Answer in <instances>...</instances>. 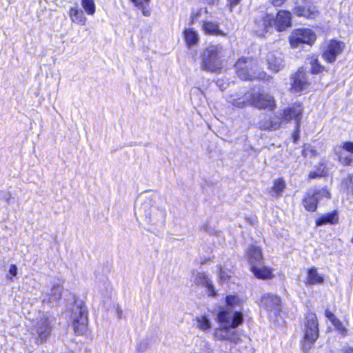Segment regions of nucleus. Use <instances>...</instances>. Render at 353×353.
<instances>
[{"instance_id": "nucleus-8", "label": "nucleus", "mask_w": 353, "mask_h": 353, "mask_svg": "<svg viewBox=\"0 0 353 353\" xmlns=\"http://www.w3.org/2000/svg\"><path fill=\"white\" fill-rule=\"evenodd\" d=\"M51 330V321L46 314L41 313L31 328V334L37 336V343H42L50 336Z\"/></svg>"}, {"instance_id": "nucleus-44", "label": "nucleus", "mask_w": 353, "mask_h": 353, "mask_svg": "<svg viewBox=\"0 0 353 353\" xmlns=\"http://www.w3.org/2000/svg\"><path fill=\"white\" fill-rule=\"evenodd\" d=\"M137 7H143L144 4H148L150 0H132Z\"/></svg>"}, {"instance_id": "nucleus-15", "label": "nucleus", "mask_w": 353, "mask_h": 353, "mask_svg": "<svg viewBox=\"0 0 353 353\" xmlns=\"http://www.w3.org/2000/svg\"><path fill=\"white\" fill-rule=\"evenodd\" d=\"M268 69L274 72H278L284 68L283 54L279 51L270 52L266 59Z\"/></svg>"}, {"instance_id": "nucleus-1", "label": "nucleus", "mask_w": 353, "mask_h": 353, "mask_svg": "<svg viewBox=\"0 0 353 353\" xmlns=\"http://www.w3.org/2000/svg\"><path fill=\"white\" fill-rule=\"evenodd\" d=\"M227 101L234 107L243 108L252 105L256 109L273 110L276 104L274 97L265 92H247L245 93H234L227 97Z\"/></svg>"}, {"instance_id": "nucleus-47", "label": "nucleus", "mask_w": 353, "mask_h": 353, "mask_svg": "<svg viewBox=\"0 0 353 353\" xmlns=\"http://www.w3.org/2000/svg\"><path fill=\"white\" fill-rule=\"evenodd\" d=\"M201 15V10H198L196 12H193L192 14V21L191 23H194V20L198 19Z\"/></svg>"}, {"instance_id": "nucleus-51", "label": "nucleus", "mask_w": 353, "mask_h": 353, "mask_svg": "<svg viewBox=\"0 0 353 353\" xmlns=\"http://www.w3.org/2000/svg\"><path fill=\"white\" fill-rule=\"evenodd\" d=\"M285 0H272V3L275 6H280Z\"/></svg>"}, {"instance_id": "nucleus-4", "label": "nucleus", "mask_w": 353, "mask_h": 353, "mask_svg": "<svg viewBox=\"0 0 353 353\" xmlns=\"http://www.w3.org/2000/svg\"><path fill=\"white\" fill-rule=\"evenodd\" d=\"M223 52L222 46H210L203 54L201 68L211 72L219 71L221 68Z\"/></svg>"}, {"instance_id": "nucleus-34", "label": "nucleus", "mask_w": 353, "mask_h": 353, "mask_svg": "<svg viewBox=\"0 0 353 353\" xmlns=\"http://www.w3.org/2000/svg\"><path fill=\"white\" fill-rule=\"evenodd\" d=\"M219 277L221 281L225 282L227 281L228 279H229L232 274V272L230 270H228L225 268H223L221 266H219Z\"/></svg>"}, {"instance_id": "nucleus-54", "label": "nucleus", "mask_w": 353, "mask_h": 353, "mask_svg": "<svg viewBox=\"0 0 353 353\" xmlns=\"http://www.w3.org/2000/svg\"><path fill=\"white\" fill-rule=\"evenodd\" d=\"M8 279L11 280L12 281H13L12 277H8Z\"/></svg>"}, {"instance_id": "nucleus-13", "label": "nucleus", "mask_w": 353, "mask_h": 353, "mask_svg": "<svg viewBox=\"0 0 353 353\" xmlns=\"http://www.w3.org/2000/svg\"><path fill=\"white\" fill-rule=\"evenodd\" d=\"M273 22V16L268 14H261L254 21V31L260 37H264L268 32Z\"/></svg>"}, {"instance_id": "nucleus-39", "label": "nucleus", "mask_w": 353, "mask_h": 353, "mask_svg": "<svg viewBox=\"0 0 353 353\" xmlns=\"http://www.w3.org/2000/svg\"><path fill=\"white\" fill-rule=\"evenodd\" d=\"M311 153L313 155H316V151L313 149V148L308 144H305L303 146V149L302 151V154L305 157H307L309 155V154Z\"/></svg>"}, {"instance_id": "nucleus-53", "label": "nucleus", "mask_w": 353, "mask_h": 353, "mask_svg": "<svg viewBox=\"0 0 353 353\" xmlns=\"http://www.w3.org/2000/svg\"><path fill=\"white\" fill-rule=\"evenodd\" d=\"M344 353H353V348H352V347L347 348L345 350Z\"/></svg>"}, {"instance_id": "nucleus-14", "label": "nucleus", "mask_w": 353, "mask_h": 353, "mask_svg": "<svg viewBox=\"0 0 353 353\" xmlns=\"http://www.w3.org/2000/svg\"><path fill=\"white\" fill-rule=\"evenodd\" d=\"M303 111V108L301 103H294L292 106L283 110V119H284V121L288 122L294 119L296 124V130L298 131L300 127Z\"/></svg>"}, {"instance_id": "nucleus-16", "label": "nucleus", "mask_w": 353, "mask_h": 353, "mask_svg": "<svg viewBox=\"0 0 353 353\" xmlns=\"http://www.w3.org/2000/svg\"><path fill=\"white\" fill-rule=\"evenodd\" d=\"M276 30L279 32L285 30L291 26V13L285 10H280L274 19L273 22Z\"/></svg>"}, {"instance_id": "nucleus-6", "label": "nucleus", "mask_w": 353, "mask_h": 353, "mask_svg": "<svg viewBox=\"0 0 353 353\" xmlns=\"http://www.w3.org/2000/svg\"><path fill=\"white\" fill-rule=\"evenodd\" d=\"M71 319L74 332L79 335L85 334L88 326V310L82 301H75Z\"/></svg>"}, {"instance_id": "nucleus-26", "label": "nucleus", "mask_w": 353, "mask_h": 353, "mask_svg": "<svg viewBox=\"0 0 353 353\" xmlns=\"http://www.w3.org/2000/svg\"><path fill=\"white\" fill-rule=\"evenodd\" d=\"M324 281V278L322 275L318 273L314 268H312L308 270L306 284H322Z\"/></svg>"}, {"instance_id": "nucleus-23", "label": "nucleus", "mask_w": 353, "mask_h": 353, "mask_svg": "<svg viewBox=\"0 0 353 353\" xmlns=\"http://www.w3.org/2000/svg\"><path fill=\"white\" fill-rule=\"evenodd\" d=\"M185 41L188 48L196 46L199 41V33L192 28H186L183 31Z\"/></svg>"}, {"instance_id": "nucleus-30", "label": "nucleus", "mask_w": 353, "mask_h": 353, "mask_svg": "<svg viewBox=\"0 0 353 353\" xmlns=\"http://www.w3.org/2000/svg\"><path fill=\"white\" fill-rule=\"evenodd\" d=\"M81 6L87 14H94L96 12V6L94 0H81Z\"/></svg>"}, {"instance_id": "nucleus-42", "label": "nucleus", "mask_w": 353, "mask_h": 353, "mask_svg": "<svg viewBox=\"0 0 353 353\" xmlns=\"http://www.w3.org/2000/svg\"><path fill=\"white\" fill-rule=\"evenodd\" d=\"M149 344L146 341H142L137 344V350L139 352H144L148 348Z\"/></svg>"}, {"instance_id": "nucleus-27", "label": "nucleus", "mask_w": 353, "mask_h": 353, "mask_svg": "<svg viewBox=\"0 0 353 353\" xmlns=\"http://www.w3.org/2000/svg\"><path fill=\"white\" fill-rule=\"evenodd\" d=\"M202 30L206 34L224 35L223 32L219 29V24L215 22L203 21Z\"/></svg>"}, {"instance_id": "nucleus-40", "label": "nucleus", "mask_w": 353, "mask_h": 353, "mask_svg": "<svg viewBox=\"0 0 353 353\" xmlns=\"http://www.w3.org/2000/svg\"><path fill=\"white\" fill-rule=\"evenodd\" d=\"M0 199L9 204L12 199V196L11 192L9 191L1 192L0 193Z\"/></svg>"}, {"instance_id": "nucleus-36", "label": "nucleus", "mask_w": 353, "mask_h": 353, "mask_svg": "<svg viewBox=\"0 0 353 353\" xmlns=\"http://www.w3.org/2000/svg\"><path fill=\"white\" fill-rule=\"evenodd\" d=\"M335 153L339 155V161L343 165H351L353 163V157L351 155H348L347 157H343L342 155L339 154V152L337 151L336 149L334 150Z\"/></svg>"}, {"instance_id": "nucleus-24", "label": "nucleus", "mask_w": 353, "mask_h": 353, "mask_svg": "<svg viewBox=\"0 0 353 353\" xmlns=\"http://www.w3.org/2000/svg\"><path fill=\"white\" fill-rule=\"evenodd\" d=\"M338 213L336 210L321 216L316 220V225H323L325 224H335L338 222Z\"/></svg>"}, {"instance_id": "nucleus-35", "label": "nucleus", "mask_w": 353, "mask_h": 353, "mask_svg": "<svg viewBox=\"0 0 353 353\" xmlns=\"http://www.w3.org/2000/svg\"><path fill=\"white\" fill-rule=\"evenodd\" d=\"M332 323L343 336H346L347 330L338 318L334 320Z\"/></svg>"}, {"instance_id": "nucleus-25", "label": "nucleus", "mask_w": 353, "mask_h": 353, "mask_svg": "<svg viewBox=\"0 0 353 353\" xmlns=\"http://www.w3.org/2000/svg\"><path fill=\"white\" fill-rule=\"evenodd\" d=\"M251 271L259 279H268L273 276L272 270L265 266L258 267L253 265L251 268Z\"/></svg>"}, {"instance_id": "nucleus-10", "label": "nucleus", "mask_w": 353, "mask_h": 353, "mask_svg": "<svg viewBox=\"0 0 353 353\" xmlns=\"http://www.w3.org/2000/svg\"><path fill=\"white\" fill-rule=\"evenodd\" d=\"M316 36L310 29L302 28L294 30L290 36V43L292 48H298L301 44L312 45L316 41Z\"/></svg>"}, {"instance_id": "nucleus-52", "label": "nucleus", "mask_w": 353, "mask_h": 353, "mask_svg": "<svg viewBox=\"0 0 353 353\" xmlns=\"http://www.w3.org/2000/svg\"><path fill=\"white\" fill-rule=\"evenodd\" d=\"M299 132V130L298 131L296 130L295 132L293 134V137H294L295 141L298 139V132Z\"/></svg>"}, {"instance_id": "nucleus-49", "label": "nucleus", "mask_w": 353, "mask_h": 353, "mask_svg": "<svg viewBox=\"0 0 353 353\" xmlns=\"http://www.w3.org/2000/svg\"><path fill=\"white\" fill-rule=\"evenodd\" d=\"M146 4L143 5V7H139L140 9H142L143 14L145 17H148L150 15V11L145 9V6Z\"/></svg>"}, {"instance_id": "nucleus-3", "label": "nucleus", "mask_w": 353, "mask_h": 353, "mask_svg": "<svg viewBox=\"0 0 353 353\" xmlns=\"http://www.w3.org/2000/svg\"><path fill=\"white\" fill-rule=\"evenodd\" d=\"M303 339L301 347L304 352H307L319 337V323L316 316L314 313H309L305 317L303 328Z\"/></svg>"}, {"instance_id": "nucleus-45", "label": "nucleus", "mask_w": 353, "mask_h": 353, "mask_svg": "<svg viewBox=\"0 0 353 353\" xmlns=\"http://www.w3.org/2000/svg\"><path fill=\"white\" fill-rule=\"evenodd\" d=\"M325 316L332 323L337 317L329 310H326L325 312Z\"/></svg>"}, {"instance_id": "nucleus-43", "label": "nucleus", "mask_w": 353, "mask_h": 353, "mask_svg": "<svg viewBox=\"0 0 353 353\" xmlns=\"http://www.w3.org/2000/svg\"><path fill=\"white\" fill-rule=\"evenodd\" d=\"M18 273V269L16 265H11L9 268V274L12 276H16Z\"/></svg>"}, {"instance_id": "nucleus-32", "label": "nucleus", "mask_w": 353, "mask_h": 353, "mask_svg": "<svg viewBox=\"0 0 353 353\" xmlns=\"http://www.w3.org/2000/svg\"><path fill=\"white\" fill-rule=\"evenodd\" d=\"M271 127L272 130H275L279 129L283 124L288 123V121H284L283 119V114L280 116L274 115L270 119Z\"/></svg>"}, {"instance_id": "nucleus-29", "label": "nucleus", "mask_w": 353, "mask_h": 353, "mask_svg": "<svg viewBox=\"0 0 353 353\" xmlns=\"http://www.w3.org/2000/svg\"><path fill=\"white\" fill-rule=\"evenodd\" d=\"M196 327L200 330L206 332L211 327V322L206 315L198 316L196 318Z\"/></svg>"}, {"instance_id": "nucleus-7", "label": "nucleus", "mask_w": 353, "mask_h": 353, "mask_svg": "<svg viewBox=\"0 0 353 353\" xmlns=\"http://www.w3.org/2000/svg\"><path fill=\"white\" fill-rule=\"evenodd\" d=\"M145 219L153 225L163 224L166 218V210L163 206L152 205L150 202H145L142 206Z\"/></svg>"}, {"instance_id": "nucleus-20", "label": "nucleus", "mask_w": 353, "mask_h": 353, "mask_svg": "<svg viewBox=\"0 0 353 353\" xmlns=\"http://www.w3.org/2000/svg\"><path fill=\"white\" fill-rule=\"evenodd\" d=\"M68 15L72 23L81 26L86 24L87 18L83 11L77 6L70 8Z\"/></svg>"}, {"instance_id": "nucleus-19", "label": "nucleus", "mask_w": 353, "mask_h": 353, "mask_svg": "<svg viewBox=\"0 0 353 353\" xmlns=\"http://www.w3.org/2000/svg\"><path fill=\"white\" fill-rule=\"evenodd\" d=\"M307 86V80L306 78V74L302 70L298 71L293 77L292 90L294 92L299 93L306 89Z\"/></svg>"}, {"instance_id": "nucleus-22", "label": "nucleus", "mask_w": 353, "mask_h": 353, "mask_svg": "<svg viewBox=\"0 0 353 353\" xmlns=\"http://www.w3.org/2000/svg\"><path fill=\"white\" fill-rule=\"evenodd\" d=\"M247 254L251 267L253 265L257 266L261 264L263 256L261 250L259 247L252 245L249 248Z\"/></svg>"}, {"instance_id": "nucleus-5", "label": "nucleus", "mask_w": 353, "mask_h": 353, "mask_svg": "<svg viewBox=\"0 0 353 353\" xmlns=\"http://www.w3.org/2000/svg\"><path fill=\"white\" fill-rule=\"evenodd\" d=\"M237 76L242 80L265 79L264 72H256L258 68L255 61L250 58H240L234 65Z\"/></svg>"}, {"instance_id": "nucleus-48", "label": "nucleus", "mask_w": 353, "mask_h": 353, "mask_svg": "<svg viewBox=\"0 0 353 353\" xmlns=\"http://www.w3.org/2000/svg\"><path fill=\"white\" fill-rule=\"evenodd\" d=\"M116 314L119 319H121L122 317V314H123L122 310H121V307L119 305L117 306V307H116Z\"/></svg>"}, {"instance_id": "nucleus-55", "label": "nucleus", "mask_w": 353, "mask_h": 353, "mask_svg": "<svg viewBox=\"0 0 353 353\" xmlns=\"http://www.w3.org/2000/svg\"><path fill=\"white\" fill-rule=\"evenodd\" d=\"M215 1H216V0H213V1H212V2L214 3Z\"/></svg>"}, {"instance_id": "nucleus-31", "label": "nucleus", "mask_w": 353, "mask_h": 353, "mask_svg": "<svg viewBox=\"0 0 353 353\" xmlns=\"http://www.w3.org/2000/svg\"><path fill=\"white\" fill-rule=\"evenodd\" d=\"M285 188V183L282 179L275 180L272 187V192L274 196H281V193Z\"/></svg>"}, {"instance_id": "nucleus-46", "label": "nucleus", "mask_w": 353, "mask_h": 353, "mask_svg": "<svg viewBox=\"0 0 353 353\" xmlns=\"http://www.w3.org/2000/svg\"><path fill=\"white\" fill-rule=\"evenodd\" d=\"M241 0H228V6H230V11L232 10V9L237 6Z\"/></svg>"}, {"instance_id": "nucleus-9", "label": "nucleus", "mask_w": 353, "mask_h": 353, "mask_svg": "<svg viewBox=\"0 0 353 353\" xmlns=\"http://www.w3.org/2000/svg\"><path fill=\"white\" fill-rule=\"evenodd\" d=\"M261 303L267 311L269 318L276 321V318L280 314L281 309V299L276 295L265 293L261 298Z\"/></svg>"}, {"instance_id": "nucleus-33", "label": "nucleus", "mask_w": 353, "mask_h": 353, "mask_svg": "<svg viewBox=\"0 0 353 353\" xmlns=\"http://www.w3.org/2000/svg\"><path fill=\"white\" fill-rule=\"evenodd\" d=\"M311 71L313 74H319L324 70V67L321 65L315 57L310 58Z\"/></svg>"}, {"instance_id": "nucleus-18", "label": "nucleus", "mask_w": 353, "mask_h": 353, "mask_svg": "<svg viewBox=\"0 0 353 353\" xmlns=\"http://www.w3.org/2000/svg\"><path fill=\"white\" fill-rule=\"evenodd\" d=\"M294 13L298 17L314 19L319 14V10L314 5L298 6L294 9Z\"/></svg>"}, {"instance_id": "nucleus-41", "label": "nucleus", "mask_w": 353, "mask_h": 353, "mask_svg": "<svg viewBox=\"0 0 353 353\" xmlns=\"http://www.w3.org/2000/svg\"><path fill=\"white\" fill-rule=\"evenodd\" d=\"M341 148L345 150L348 152L353 153V142L351 141H345L343 142L341 145Z\"/></svg>"}, {"instance_id": "nucleus-50", "label": "nucleus", "mask_w": 353, "mask_h": 353, "mask_svg": "<svg viewBox=\"0 0 353 353\" xmlns=\"http://www.w3.org/2000/svg\"><path fill=\"white\" fill-rule=\"evenodd\" d=\"M321 176H322L321 173H316L314 172H311L309 175L310 178H311V179H314V178Z\"/></svg>"}, {"instance_id": "nucleus-37", "label": "nucleus", "mask_w": 353, "mask_h": 353, "mask_svg": "<svg viewBox=\"0 0 353 353\" xmlns=\"http://www.w3.org/2000/svg\"><path fill=\"white\" fill-rule=\"evenodd\" d=\"M347 191L348 193L353 194V174H350L347 176V179L345 181Z\"/></svg>"}, {"instance_id": "nucleus-2", "label": "nucleus", "mask_w": 353, "mask_h": 353, "mask_svg": "<svg viewBox=\"0 0 353 353\" xmlns=\"http://www.w3.org/2000/svg\"><path fill=\"white\" fill-rule=\"evenodd\" d=\"M218 319L220 327L214 330L215 338L219 340H227L237 343L239 339L238 334L232 329L242 323V313L233 311H219Z\"/></svg>"}, {"instance_id": "nucleus-21", "label": "nucleus", "mask_w": 353, "mask_h": 353, "mask_svg": "<svg viewBox=\"0 0 353 353\" xmlns=\"http://www.w3.org/2000/svg\"><path fill=\"white\" fill-rule=\"evenodd\" d=\"M194 283L196 285L205 286L208 289L210 296H214L216 294L212 282L205 273L197 272L194 276Z\"/></svg>"}, {"instance_id": "nucleus-38", "label": "nucleus", "mask_w": 353, "mask_h": 353, "mask_svg": "<svg viewBox=\"0 0 353 353\" xmlns=\"http://www.w3.org/2000/svg\"><path fill=\"white\" fill-rule=\"evenodd\" d=\"M257 125L262 130H272L270 120L260 121Z\"/></svg>"}, {"instance_id": "nucleus-11", "label": "nucleus", "mask_w": 353, "mask_h": 353, "mask_svg": "<svg viewBox=\"0 0 353 353\" xmlns=\"http://www.w3.org/2000/svg\"><path fill=\"white\" fill-rule=\"evenodd\" d=\"M345 48L343 42L337 40H330L325 46L322 57L328 63L336 61V57L340 54Z\"/></svg>"}, {"instance_id": "nucleus-28", "label": "nucleus", "mask_w": 353, "mask_h": 353, "mask_svg": "<svg viewBox=\"0 0 353 353\" xmlns=\"http://www.w3.org/2000/svg\"><path fill=\"white\" fill-rule=\"evenodd\" d=\"M226 307L225 308H221L220 311H233L239 312L236 310V307H239L241 305V300L236 296L233 295L228 296L225 299Z\"/></svg>"}, {"instance_id": "nucleus-17", "label": "nucleus", "mask_w": 353, "mask_h": 353, "mask_svg": "<svg viewBox=\"0 0 353 353\" xmlns=\"http://www.w3.org/2000/svg\"><path fill=\"white\" fill-rule=\"evenodd\" d=\"M62 287L59 284L54 285L50 293L43 294L41 295V301L43 303L49 304L53 307L55 303L61 299Z\"/></svg>"}, {"instance_id": "nucleus-12", "label": "nucleus", "mask_w": 353, "mask_h": 353, "mask_svg": "<svg viewBox=\"0 0 353 353\" xmlns=\"http://www.w3.org/2000/svg\"><path fill=\"white\" fill-rule=\"evenodd\" d=\"M330 196V193L326 189L309 191L303 199V205L307 210L314 211L316 209L319 200L323 197L329 198Z\"/></svg>"}]
</instances>
